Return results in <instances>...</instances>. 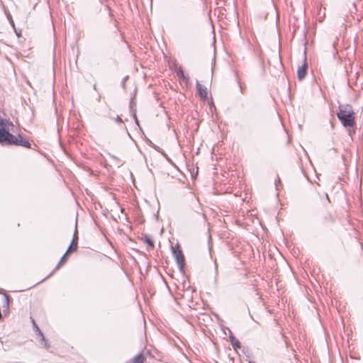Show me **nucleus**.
Instances as JSON below:
<instances>
[{
  "mask_svg": "<svg viewBox=\"0 0 363 363\" xmlns=\"http://www.w3.org/2000/svg\"><path fill=\"white\" fill-rule=\"evenodd\" d=\"M14 125L9 120L0 118V144L7 146L13 138V134L11 133Z\"/></svg>",
  "mask_w": 363,
  "mask_h": 363,
  "instance_id": "obj_1",
  "label": "nucleus"
},
{
  "mask_svg": "<svg viewBox=\"0 0 363 363\" xmlns=\"http://www.w3.org/2000/svg\"><path fill=\"white\" fill-rule=\"evenodd\" d=\"M337 117L344 127H352L354 124V112L349 106V109L339 107Z\"/></svg>",
  "mask_w": 363,
  "mask_h": 363,
  "instance_id": "obj_2",
  "label": "nucleus"
},
{
  "mask_svg": "<svg viewBox=\"0 0 363 363\" xmlns=\"http://www.w3.org/2000/svg\"><path fill=\"white\" fill-rule=\"evenodd\" d=\"M172 255L175 259V261L178 265L179 269L180 272L184 271V267L186 264L185 263V257L182 252V249L179 247V245L177 243L175 247H172Z\"/></svg>",
  "mask_w": 363,
  "mask_h": 363,
  "instance_id": "obj_3",
  "label": "nucleus"
},
{
  "mask_svg": "<svg viewBox=\"0 0 363 363\" xmlns=\"http://www.w3.org/2000/svg\"><path fill=\"white\" fill-rule=\"evenodd\" d=\"M7 146H21L26 148H31L30 143L25 138L22 137L21 134L17 136L13 135V140L10 141Z\"/></svg>",
  "mask_w": 363,
  "mask_h": 363,
  "instance_id": "obj_4",
  "label": "nucleus"
},
{
  "mask_svg": "<svg viewBox=\"0 0 363 363\" xmlns=\"http://www.w3.org/2000/svg\"><path fill=\"white\" fill-rule=\"evenodd\" d=\"M303 55H304L303 62L301 66L298 67V70H297V77L299 81H302L303 79H304L308 73V65L307 59H306V49L304 50Z\"/></svg>",
  "mask_w": 363,
  "mask_h": 363,
  "instance_id": "obj_5",
  "label": "nucleus"
},
{
  "mask_svg": "<svg viewBox=\"0 0 363 363\" xmlns=\"http://www.w3.org/2000/svg\"><path fill=\"white\" fill-rule=\"evenodd\" d=\"M196 89L199 96L203 99L206 100L208 99V91L205 86L200 84L199 81H196Z\"/></svg>",
  "mask_w": 363,
  "mask_h": 363,
  "instance_id": "obj_6",
  "label": "nucleus"
},
{
  "mask_svg": "<svg viewBox=\"0 0 363 363\" xmlns=\"http://www.w3.org/2000/svg\"><path fill=\"white\" fill-rule=\"evenodd\" d=\"M77 225L75 226L74 235L71 241L69 246L67 250V253L74 252L77 250L78 248V239L75 237V234L77 233Z\"/></svg>",
  "mask_w": 363,
  "mask_h": 363,
  "instance_id": "obj_7",
  "label": "nucleus"
},
{
  "mask_svg": "<svg viewBox=\"0 0 363 363\" xmlns=\"http://www.w3.org/2000/svg\"><path fill=\"white\" fill-rule=\"evenodd\" d=\"M145 141H146V143L150 145V147H152L153 149H155L157 152H160L162 154V155L165 157L168 161H170V159L169 158V157L167 156V155L165 153V152L161 149L159 146H157V145H155V143H153L152 142L151 140H150L149 138H147V137H145Z\"/></svg>",
  "mask_w": 363,
  "mask_h": 363,
  "instance_id": "obj_8",
  "label": "nucleus"
},
{
  "mask_svg": "<svg viewBox=\"0 0 363 363\" xmlns=\"http://www.w3.org/2000/svg\"><path fill=\"white\" fill-rule=\"evenodd\" d=\"M176 73L179 79L184 81L186 84L189 82V78L184 72V70L182 66L178 67L176 69Z\"/></svg>",
  "mask_w": 363,
  "mask_h": 363,
  "instance_id": "obj_9",
  "label": "nucleus"
},
{
  "mask_svg": "<svg viewBox=\"0 0 363 363\" xmlns=\"http://www.w3.org/2000/svg\"><path fill=\"white\" fill-rule=\"evenodd\" d=\"M67 255L68 253H67V252L62 256V257L60 258V261L58 262L57 266L55 267V269L48 274V277H51L56 270H57L61 265H62L66 261H67Z\"/></svg>",
  "mask_w": 363,
  "mask_h": 363,
  "instance_id": "obj_10",
  "label": "nucleus"
},
{
  "mask_svg": "<svg viewBox=\"0 0 363 363\" xmlns=\"http://www.w3.org/2000/svg\"><path fill=\"white\" fill-rule=\"evenodd\" d=\"M108 117L111 119H113L116 123H118V124L120 125H122L123 124V121L121 119V118L119 116H116V118H113L111 116V111H109V113H108ZM121 128L123 129H124V130L126 132L127 135H128V137L130 138H132L130 134L129 133L128 130V128L125 125H121Z\"/></svg>",
  "mask_w": 363,
  "mask_h": 363,
  "instance_id": "obj_11",
  "label": "nucleus"
},
{
  "mask_svg": "<svg viewBox=\"0 0 363 363\" xmlns=\"http://www.w3.org/2000/svg\"><path fill=\"white\" fill-rule=\"evenodd\" d=\"M142 240L145 242L148 247L153 249L155 247V242L152 238L147 234H144Z\"/></svg>",
  "mask_w": 363,
  "mask_h": 363,
  "instance_id": "obj_12",
  "label": "nucleus"
},
{
  "mask_svg": "<svg viewBox=\"0 0 363 363\" xmlns=\"http://www.w3.org/2000/svg\"><path fill=\"white\" fill-rule=\"evenodd\" d=\"M135 94L136 89H135L134 96L130 100L129 108L131 113L136 112Z\"/></svg>",
  "mask_w": 363,
  "mask_h": 363,
  "instance_id": "obj_13",
  "label": "nucleus"
},
{
  "mask_svg": "<svg viewBox=\"0 0 363 363\" xmlns=\"http://www.w3.org/2000/svg\"><path fill=\"white\" fill-rule=\"evenodd\" d=\"M145 360V355L142 353L136 354L132 360L133 363H144Z\"/></svg>",
  "mask_w": 363,
  "mask_h": 363,
  "instance_id": "obj_14",
  "label": "nucleus"
},
{
  "mask_svg": "<svg viewBox=\"0 0 363 363\" xmlns=\"http://www.w3.org/2000/svg\"><path fill=\"white\" fill-rule=\"evenodd\" d=\"M10 299H11V297L9 295H7V294L4 295V301L3 306H2V307L4 308V311H5L6 310H9Z\"/></svg>",
  "mask_w": 363,
  "mask_h": 363,
  "instance_id": "obj_15",
  "label": "nucleus"
},
{
  "mask_svg": "<svg viewBox=\"0 0 363 363\" xmlns=\"http://www.w3.org/2000/svg\"><path fill=\"white\" fill-rule=\"evenodd\" d=\"M39 337H40V342L42 344L44 345V347L46 349H48L50 347V343L48 342V340L45 337L43 333L41 332V335H37Z\"/></svg>",
  "mask_w": 363,
  "mask_h": 363,
  "instance_id": "obj_16",
  "label": "nucleus"
},
{
  "mask_svg": "<svg viewBox=\"0 0 363 363\" xmlns=\"http://www.w3.org/2000/svg\"><path fill=\"white\" fill-rule=\"evenodd\" d=\"M31 323L33 324V330L35 331L36 335H41V330L39 328L38 325L36 324L35 320L30 317Z\"/></svg>",
  "mask_w": 363,
  "mask_h": 363,
  "instance_id": "obj_17",
  "label": "nucleus"
},
{
  "mask_svg": "<svg viewBox=\"0 0 363 363\" xmlns=\"http://www.w3.org/2000/svg\"><path fill=\"white\" fill-rule=\"evenodd\" d=\"M230 344L233 348L235 350L241 348V343L238 339H235V340L232 341Z\"/></svg>",
  "mask_w": 363,
  "mask_h": 363,
  "instance_id": "obj_18",
  "label": "nucleus"
},
{
  "mask_svg": "<svg viewBox=\"0 0 363 363\" xmlns=\"http://www.w3.org/2000/svg\"><path fill=\"white\" fill-rule=\"evenodd\" d=\"M110 157H111V158H112L113 160H115V161H116V164L118 167H121V166L123 164V162H121V161L119 160V158H118L116 156L113 155H110Z\"/></svg>",
  "mask_w": 363,
  "mask_h": 363,
  "instance_id": "obj_19",
  "label": "nucleus"
},
{
  "mask_svg": "<svg viewBox=\"0 0 363 363\" xmlns=\"http://www.w3.org/2000/svg\"><path fill=\"white\" fill-rule=\"evenodd\" d=\"M214 265H215V279H214V282L216 283L217 282V279H218V266L216 260H215V262H214Z\"/></svg>",
  "mask_w": 363,
  "mask_h": 363,
  "instance_id": "obj_20",
  "label": "nucleus"
},
{
  "mask_svg": "<svg viewBox=\"0 0 363 363\" xmlns=\"http://www.w3.org/2000/svg\"><path fill=\"white\" fill-rule=\"evenodd\" d=\"M6 17H7V19H8V21H9V23H10V25L11 26V27H12V28H14L16 26H15L14 21H13V18H12V16H11V13H7V14H6Z\"/></svg>",
  "mask_w": 363,
  "mask_h": 363,
  "instance_id": "obj_21",
  "label": "nucleus"
},
{
  "mask_svg": "<svg viewBox=\"0 0 363 363\" xmlns=\"http://www.w3.org/2000/svg\"><path fill=\"white\" fill-rule=\"evenodd\" d=\"M274 185H275L276 190L279 191V185H281V182L279 177H277V179L275 180Z\"/></svg>",
  "mask_w": 363,
  "mask_h": 363,
  "instance_id": "obj_22",
  "label": "nucleus"
},
{
  "mask_svg": "<svg viewBox=\"0 0 363 363\" xmlns=\"http://www.w3.org/2000/svg\"><path fill=\"white\" fill-rule=\"evenodd\" d=\"M128 78H129V76L126 75L125 77H123V79L121 82V86L124 90H125V82L128 79Z\"/></svg>",
  "mask_w": 363,
  "mask_h": 363,
  "instance_id": "obj_23",
  "label": "nucleus"
},
{
  "mask_svg": "<svg viewBox=\"0 0 363 363\" xmlns=\"http://www.w3.org/2000/svg\"><path fill=\"white\" fill-rule=\"evenodd\" d=\"M228 331H229V340L230 342H231L232 341L235 340V339H237L234 335L233 334L232 331L228 329Z\"/></svg>",
  "mask_w": 363,
  "mask_h": 363,
  "instance_id": "obj_24",
  "label": "nucleus"
},
{
  "mask_svg": "<svg viewBox=\"0 0 363 363\" xmlns=\"http://www.w3.org/2000/svg\"><path fill=\"white\" fill-rule=\"evenodd\" d=\"M13 28V30L16 33V35H17V37H21V29H18L16 28V26Z\"/></svg>",
  "mask_w": 363,
  "mask_h": 363,
  "instance_id": "obj_25",
  "label": "nucleus"
},
{
  "mask_svg": "<svg viewBox=\"0 0 363 363\" xmlns=\"http://www.w3.org/2000/svg\"><path fill=\"white\" fill-rule=\"evenodd\" d=\"M131 115H132V116H133V119L135 121V124L139 126V121H138V119L137 118L136 112L131 113Z\"/></svg>",
  "mask_w": 363,
  "mask_h": 363,
  "instance_id": "obj_26",
  "label": "nucleus"
},
{
  "mask_svg": "<svg viewBox=\"0 0 363 363\" xmlns=\"http://www.w3.org/2000/svg\"><path fill=\"white\" fill-rule=\"evenodd\" d=\"M106 9L108 10L109 11V16L113 17V14L111 13V7L108 6V5H106Z\"/></svg>",
  "mask_w": 363,
  "mask_h": 363,
  "instance_id": "obj_27",
  "label": "nucleus"
},
{
  "mask_svg": "<svg viewBox=\"0 0 363 363\" xmlns=\"http://www.w3.org/2000/svg\"><path fill=\"white\" fill-rule=\"evenodd\" d=\"M348 133L351 136L353 133H354V130L349 129L348 130Z\"/></svg>",
  "mask_w": 363,
  "mask_h": 363,
  "instance_id": "obj_28",
  "label": "nucleus"
},
{
  "mask_svg": "<svg viewBox=\"0 0 363 363\" xmlns=\"http://www.w3.org/2000/svg\"><path fill=\"white\" fill-rule=\"evenodd\" d=\"M145 356H151L152 355L151 352L150 350H147L145 352Z\"/></svg>",
  "mask_w": 363,
  "mask_h": 363,
  "instance_id": "obj_29",
  "label": "nucleus"
},
{
  "mask_svg": "<svg viewBox=\"0 0 363 363\" xmlns=\"http://www.w3.org/2000/svg\"><path fill=\"white\" fill-rule=\"evenodd\" d=\"M246 361H247V363H255L254 361L250 359H246Z\"/></svg>",
  "mask_w": 363,
  "mask_h": 363,
  "instance_id": "obj_30",
  "label": "nucleus"
},
{
  "mask_svg": "<svg viewBox=\"0 0 363 363\" xmlns=\"http://www.w3.org/2000/svg\"><path fill=\"white\" fill-rule=\"evenodd\" d=\"M325 199H327L330 202L329 196L328 194H325Z\"/></svg>",
  "mask_w": 363,
  "mask_h": 363,
  "instance_id": "obj_31",
  "label": "nucleus"
},
{
  "mask_svg": "<svg viewBox=\"0 0 363 363\" xmlns=\"http://www.w3.org/2000/svg\"><path fill=\"white\" fill-rule=\"evenodd\" d=\"M238 84H239V86H240V91L242 92V86H241L240 83L238 82Z\"/></svg>",
  "mask_w": 363,
  "mask_h": 363,
  "instance_id": "obj_32",
  "label": "nucleus"
},
{
  "mask_svg": "<svg viewBox=\"0 0 363 363\" xmlns=\"http://www.w3.org/2000/svg\"><path fill=\"white\" fill-rule=\"evenodd\" d=\"M196 174H197V172L195 174V175L192 174H191L192 179H194L196 177Z\"/></svg>",
  "mask_w": 363,
  "mask_h": 363,
  "instance_id": "obj_33",
  "label": "nucleus"
},
{
  "mask_svg": "<svg viewBox=\"0 0 363 363\" xmlns=\"http://www.w3.org/2000/svg\"><path fill=\"white\" fill-rule=\"evenodd\" d=\"M101 96L99 94V96H98L97 100L99 101L101 99Z\"/></svg>",
  "mask_w": 363,
  "mask_h": 363,
  "instance_id": "obj_34",
  "label": "nucleus"
},
{
  "mask_svg": "<svg viewBox=\"0 0 363 363\" xmlns=\"http://www.w3.org/2000/svg\"><path fill=\"white\" fill-rule=\"evenodd\" d=\"M93 88H94V90H96V84H94Z\"/></svg>",
  "mask_w": 363,
  "mask_h": 363,
  "instance_id": "obj_35",
  "label": "nucleus"
},
{
  "mask_svg": "<svg viewBox=\"0 0 363 363\" xmlns=\"http://www.w3.org/2000/svg\"><path fill=\"white\" fill-rule=\"evenodd\" d=\"M352 5H353V6H354V8L356 7V4H355V3H353V4H352Z\"/></svg>",
  "mask_w": 363,
  "mask_h": 363,
  "instance_id": "obj_36",
  "label": "nucleus"
},
{
  "mask_svg": "<svg viewBox=\"0 0 363 363\" xmlns=\"http://www.w3.org/2000/svg\"><path fill=\"white\" fill-rule=\"evenodd\" d=\"M48 277H46L44 279H42V281H44L45 279H48Z\"/></svg>",
  "mask_w": 363,
  "mask_h": 363,
  "instance_id": "obj_37",
  "label": "nucleus"
},
{
  "mask_svg": "<svg viewBox=\"0 0 363 363\" xmlns=\"http://www.w3.org/2000/svg\"><path fill=\"white\" fill-rule=\"evenodd\" d=\"M279 60H281L280 53H279Z\"/></svg>",
  "mask_w": 363,
  "mask_h": 363,
  "instance_id": "obj_38",
  "label": "nucleus"
},
{
  "mask_svg": "<svg viewBox=\"0 0 363 363\" xmlns=\"http://www.w3.org/2000/svg\"><path fill=\"white\" fill-rule=\"evenodd\" d=\"M285 344L286 345V346L288 347V343L286 341H285Z\"/></svg>",
  "mask_w": 363,
  "mask_h": 363,
  "instance_id": "obj_39",
  "label": "nucleus"
}]
</instances>
